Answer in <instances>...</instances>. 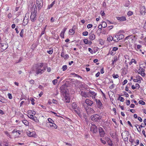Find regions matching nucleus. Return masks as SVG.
I'll return each mask as SVG.
<instances>
[{"label": "nucleus", "mask_w": 146, "mask_h": 146, "mask_svg": "<svg viewBox=\"0 0 146 146\" xmlns=\"http://www.w3.org/2000/svg\"><path fill=\"white\" fill-rule=\"evenodd\" d=\"M104 72V69L103 68H102L100 70V72L101 74H103Z\"/></svg>", "instance_id": "nucleus-60"}, {"label": "nucleus", "mask_w": 146, "mask_h": 146, "mask_svg": "<svg viewBox=\"0 0 146 146\" xmlns=\"http://www.w3.org/2000/svg\"><path fill=\"white\" fill-rule=\"evenodd\" d=\"M118 58L116 56H114L112 60V64H114L118 60Z\"/></svg>", "instance_id": "nucleus-24"}, {"label": "nucleus", "mask_w": 146, "mask_h": 146, "mask_svg": "<svg viewBox=\"0 0 146 146\" xmlns=\"http://www.w3.org/2000/svg\"><path fill=\"white\" fill-rule=\"evenodd\" d=\"M140 12L142 15H144L146 13V10L145 6H142L141 7L140 9Z\"/></svg>", "instance_id": "nucleus-13"}, {"label": "nucleus", "mask_w": 146, "mask_h": 146, "mask_svg": "<svg viewBox=\"0 0 146 146\" xmlns=\"http://www.w3.org/2000/svg\"><path fill=\"white\" fill-rule=\"evenodd\" d=\"M86 110L87 113L88 115H90L95 113L94 110L91 108H88L87 109L86 108Z\"/></svg>", "instance_id": "nucleus-14"}, {"label": "nucleus", "mask_w": 146, "mask_h": 146, "mask_svg": "<svg viewBox=\"0 0 146 146\" xmlns=\"http://www.w3.org/2000/svg\"><path fill=\"white\" fill-rule=\"evenodd\" d=\"M89 97H92V98H95L97 95V93L92 91H90L89 92Z\"/></svg>", "instance_id": "nucleus-16"}, {"label": "nucleus", "mask_w": 146, "mask_h": 146, "mask_svg": "<svg viewBox=\"0 0 146 146\" xmlns=\"http://www.w3.org/2000/svg\"><path fill=\"white\" fill-rule=\"evenodd\" d=\"M29 82L31 84H33L34 83V81L33 80H30L29 81Z\"/></svg>", "instance_id": "nucleus-62"}, {"label": "nucleus", "mask_w": 146, "mask_h": 146, "mask_svg": "<svg viewBox=\"0 0 146 146\" xmlns=\"http://www.w3.org/2000/svg\"><path fill=\"white\" fill-rule=\"evenodd\" d=\"M102 117L101 116L97 114H94L91 116V118L92 120L98 121Z\"/></svg>", "instance_id": "nucleus-5"}, {"label": "nucleus", "mask_w": 146, "mask_h": 146, "mask_svg": "<svg viewBox=\"0 0 146 146\" xmlns=\"http://www.w3.org/2000/svg\"><path fill=\"white\" fill-rule=\"evenodd\" d=\"M24 29H22L20 33V35L21 37L23 38L24 37L23 33H24Z\"/></svg>", "instance_id": "nucleus-33"}, {"label": "nucleus", "mask_w": 146, "mask_h": 146, "mask_svg": "<svg viewBox=\"0 0 146 146\" xmlns=\"http://www.w3.org/2000/svg\"><path fill=\"white\" fill-rule=\"evenodd\" d=\"M29 13L26 14L23 20V24L24 26L26 25L28 23L29 21Z\"/></svg>", "instance_id": "nucleus-6"}, {"label": "nucleus", "mask_w": 146, "mask_h": 146, "mask_svg": "<svg viewBox=\"0 0 146 146\" xmlns=\"http://www.w3.org/2000/svg\"><path fill=\"white\" fill-rule=\"evenodd\" d=\"M133 62L135 64L136 63V61L134 59H131L130 63H131V64Z\"/></svg>", "instance_id": "nucleus-48"}, {"label": "nucleus", "mask_w": 146, "mask_h": 146, "mask_svg": "<svg viewBox=\"0 0 146 146\" xmlns=\"http://www.w3.org/2000/svg\"><path fill=\"white\" fill-rule=\"evenodd\" d=\"M64 33L63 32H61L60 36L62 38H64Z\"/></svg>", "instance_id": "nucleus-44"}, {"label": "nucleus", "mask_w": 146, "mask_h": 146, "mask_svg": "<svg viewBox=\"0 0 146 146\" xmlns=\"http://www.w3.org/2000/svg\"><path fill=\"white\" fill-rule=\"evenodd\" d=\"M70 74L71 75H73L74 76L77 77H78L79 78H82V77L81 76H79V75H77V74H75V73H71Z\"/></svg>", "instance_id": "nucleus-43"}, {"label": "nucleus", "mask_w": 146, "mask_h": 146, "mask_svg": "<svg viewBox=\"0 0 146 146\" xmlns=\"http://www.w3.org/2000/svg\"><path fill=\"white\" fill-rule=\"evenodd\" d=\"M27 134L30 137H35L36 135L35 132L34 131L31 132L30 131H28L27 132Z\"/></svg>", "instance_id": "nucleus-21"}, {"label": "nucleus", "mask_w": 146, "mask_h": 146, "mask_svg": "<svg viewBox=\"0 0 146 146\" xmlns=\"http://www.w3.org/2000/svg\"><path fill=\"white\" fill-rule=\"evenodd\" d=\"M58 80L56 79H55V80H53L52 81V82L54 85H55L57 83V82Z\"/></svg>", "instance_id": "nucleus-40"}, {"label": "nucleus", "mask_w": 146, "mask_h": 146, "mask_svg": "<svg viewBox=\"0 0 146 146\" xmlns=\"http://www.w3.org/2000/svg\"><path fill=\"white\" fill-rule=\"evenodd\" d=\"M83 42L84 43L86 44H88V40L87 39H84L83 40Z\"/></svg>", "instance_id": "nucleus-46"}, {"label": "nucleus", "mask_w": 146, "mask_h": 146, "mask_svg": "<svg viewBox=\"0 0 146 146\" xmlns=\"http://www.w3.org/2000/svg\"><path fill=\"white\" fill-rule=\"evenodd\" d=\"M139 103L140 104H142V105H144L145 104V102L142 100H140L139 101Z\"/></svg>", "instance_id": "nucleus-38"}, {"label": "nucleus", "mask_w": 146, "mask_h": 146, "mask_svg": "<svg viewBox=\"0 0 146 146\" xmlns=\"http://www.w3.org/2000/svg\"><path fill=\"white\" fill-rule=\"evenodd\" d=\"M79 107H78L76 103L73 102L72 104V108L74 110L76 109L77 108H79Z\"/></svg>", "instance_id": "nucleus-28"}, {"label": "nucleus", "mask_w": 146, "mask_h": 146, "mask_svg": "<svg viewBox=\"0 0 146 146\" xmlns=\"http://www.w3.org/2000/svg\"><path fill=\"white\" fill-rule=\"evenodd\" d=\"M46 68L43 64H36L33 68V70L36 73V75L41 74L46 70Z\"/></svg>", "instance_id": "nucleus-1"}, {"label": "nucleus", "mask_w": 146, "mask_h": 146, "mask_svg": "<svg viewBox=\"0 0 146 146\" xmlns=\"http://www.w3.org/2000/svg\"><path fill=\"white\" fill-rule=\"evenodd\" d=\"M130 102L129 100H127V102L126 103V104L127 106H129V105L130 104Z\"/></svg>", "instance_id": "nucleus-58"}, {"label": "nucleus", "mask_w": 146, "mask_h": 146, "mask_svg": "<svg viewBox=\"0 0 146 146\" xmlns=\"http://www.w3.org/2000/svg\"><path fill=\"white\" fill-rule=\"evenodd\" d=\"M61 56L64 59L66 60L69 57L68 55L65 54L64 52H62L61 54Z\"/></svg>", "instance_id": "nucleus-22"}, {"label": "nucleus", "mask_w": 146, "mask_h": 146, "mask_svg": "<svg viewBox=\"0 0 146 146\" xmlns=\"http://www.w3.org/2000/svg\"><path fill=\"white\" fill-rule=\"evenodd\" d=\"M72 111L76 114H77L79 117H81L82 116L81 110L80 108H77L75 109L72 110Z\"/></svg>", "instance_id": "nucleus-8"}, {"label": "nucleus", "mask_w": 146, "mask_h": 146, "mask_svg": "<svg viewBox=\"0 0 146 146\" xmlns=\"http://www.w3.org/2000/svg\"><path fill=\"white\" fill-rule=\"evenodd\" d=\"M88 33L87 31H84L83 32L82 35L84 36H87L88 35Z\"/></svg>", "instance_id": "nucleus-42"}, {"label": "nucleus", "mask_w": 146, "mask_h": 146, "mask_svg": "<svg viewBox=\"0 0 146 146\" xmlns=\"http://www.w3.org/2000/svg\"><path fill=\"white\" fill-rule=\"evenodd\" d=\"M92 26H93L91 24H88L87 25V28L88 29H89L91 28L92 27Z\"/></svg>", "instance_id": "nucleus-50"}, {"label": "nucleus", "mask_w": 146, "mask_h": 146, "mask_svg": "<svg viewBox=\"0 0 146 146\" xmlns=\"http://www.w3.org/2000/svg\"><path fill=\"white\" fill-rule=\"evenodd\" d=\"M136 79H137L138 80H140L141 81L143 80L142 78L140 76H137L136 77Z\"/></svg>", "instance_id": "nucleus-51"}, {"label": "nucleus", "mask_w": 146, "mask_h": 146, "mask_svg": "<svg viewBox=\"0 0 146 146\" xmlns=\"http://www.w3.org/2000/svg\"><path fill=\"white\" fill-rule=\"evenodd\" d=\"M1 52H3L8 47V45L5 43H1Z\"/></svg>", "instance_id": "nucleus-10"}, {"label": "nucleus", "mask_w": 146, "mask_h": 146, "mask_svg": "<svg viewBox=\"0 0 146 146\" xmlns=\"http://www.w3.org/2000/svg\"><path fill=\"white\" fill-rule=\"evenodd\" d=\"M22 121L25 125L26 126L29 125V122L27 120H22Z\"/></svg>", "instance_id": "nucleus-30"}, {"label": "nucleus", "mask_w": 146, "mask_h": 146, "mask_svg": "<svg viewBox=\"0 0 146 146\" xmlns=\"http://www.w3.org/2000/svg\"><path fill=\"white\" fill-rule=\"evenodd\" d=\"M28 117L30 119L33 120L36 122L37 123L39 121V120L37 119V117L35 116H34V115L32 114H30L28 115Z\"/></svg>", "instance_id": "nucleus-9"}, {"label": "nucleus", "mask_w": 146, "mask_h": 146, "mask_svg": "<svg viewBox=\"0 0 146 146\" xmlns=\"http://www.w3.org/2000/svg\"><path fill=\"white\" fill-rule=\"evenodd\" d=\"M7 17L9 19H10L12 17V14L11 13H9Z\"/></svg>", "instance_id": "nucleus-52"}, {"label": "nucleus", "mask_w": 146, "mask_h": 146, "mask_svg": "<svg viewBox=\"0 0 146 146\" xmlns=\"http://www.w3.org/2000/svg\"><path fill=\"white\" fill-rule=\"evenodd\" d=\"M36 9H35V8L32 9L30 16V19L33 22H35L36 20Z\"/></svg>", "instance_id": "nucleus-2"}, {"label": "nucleus", "mask_w": 146, "mask_h": 146, "mask_svg": "<svg viewBox=\"0 0 146 146\" xmlns=\"http://www.w3.org/2000/svg\"><path fill=\"white\" fill-rule=\"evenodd\" d=\"M124 38V36L123 35L118 33L117 35L114 36V41L117 42L119 40L123 38Z\"/></svg>", "instance_id": "nucleus-4"}, {"label": "nucleus", "mask_w": 146, "mask_h": 146, "mask_svg": "<svg viewBox=\"0 0 146 146\" xmlns=\"http://www.w3.org/2000/svg\"><path fill=\"white\" fill-rule=\"evenodd\" d=\"M91 131H93L94 133H96L97 131V126L94 124H92L91 127Z\"/></svg>", "instance_id": "nucleus-11"}, {"label": "nucleus", "mask_w": 146, "mask_h": 146, "mask_svg": "<svg viewBox=\"0 0 146 146\" xmlns=\"http://www.w3.org/2000/svg\"><path fill=\"white\" fill-rule=\"evenodd\" d=\"M95 101L98 108L100 109H102L103 108L102 104L100 101L96 99Z\"/></svg>", "instance_id": "nucleus-12"}, {"label": "nucleus", "mask_w": 146, "mask_h": 146, "mask_svg": "<svg viewBox=\"0 0 146 146\" xmlns=\"http://www.w3.org/2000/svg\"><path fill=\"white\" fill-rule=\"evenodd\" d=\"M50 126V127H52L54 129H56L57 128V126L54 123H51L49 124Z\"/></svg>", "instance_id": "nucleus-26"}, {"label": "nucleus", "mask_w": 146, "mask_h": 146, "mask_svg": "<svg viewBox=\"0 0 146 146\" xmlns=\"http://www.w3.org/2000/svg\"><path fill=\"white\" fill-rule=\"evenodd\" d=\"M100 135V137H103L104 136V135L105 134V133L104 131H102L101 132H100L99 133Z\"/></svg>", "instance_id": "nucleus-39"}, {"label": "nucleus", "mask_w": 146, "mask_h": 146, "mask_svg": "<svg viewBox=\"0 0 146 146\" xmlns=\"http://www.w3.org/2000/svg\"><path fill=\"white\" fill-rule=\"evenodd\" d=\"M75 26H74L73 27H72V29H70L69 30V32L70 33V35H73L75 33V31L74 30V27Z\"/></svg>", "instance_id": "nucleus-25"}, {"label": "nucleus", "mask_w": 146, "mask_h": 146, "mask_svg": "<svg viewBox=\"0 0 146 146\" xmlns=\"http://www.w3.org/2000/svg\"><path fill=\"white\" fill-rule=\"evenodd\" d=\"M30 113L34 115H35L36 114V112L34 111L31 110Z\"/></svg>", "instance_id": "nucleus-57"}, {"label": "nucleus", "mask_w": 146, "mask_h": 146, "mask_svg": "<svg viewBox=\"0 0 146 146\" xmlns=\"http://www.w3.org/2000/svg\"><path fill=\"white\" fill-rule=\"evenodd\" d=\"M130 3H131L130 1H126V2L125 4V7H129Z\"/></svg>", "instance_id": "nucleus-32"}, {"label": "nucleus", "mask_w": 146, "mask_h": 146, "mask_svg": "<svg viewBox=\"0 0 146 146\" xmlns=\"http://www.w3.org/2000/svg\"><path fill=\"white\" fill-rule=\"evenodd\" d=\"M8 96L9 99H11L12 98V96L11 94L9 93L8 94Z\"/></svg>", "instance_id": "nucleus-53"}, {"label": "nucleus", "mask_w": 146, "mask_h": 146, "mask_svg": "<svg viewBox=\"0 0 146 146\" xmlns=\"http://www.w3.org/2000/svg\"><path fill=\"white\" fill-rule=\"evenodd\" d=\"M4 133H5V134H6L8 137H11V135L7 131H5Z\"/></svg>", "instance_id": "nucleus-47"}, {"label": "nucleus", "mask_w": 146, "mask_h": 146, "mask_svg": "<svg viewBox=\"0 0 146 146\" xmlns=\"http://www.w3.org/2000/svg\"><path fill=\"white\" fill-rule=\"evenodd\" d=\"M135 87L136 88H137L138 89H139L140 88L139 85L138 83H136L135 84Z\"/></svg>", "instance_id": "nucleus-64"}, {"label": "nucleus", "mask_w": 146, "mask_h": 146, "mask_svg": "<svg viewBox=\"0 0 146 146\" xmlns=\"http://www.w3.org/2000/svg\"><path fill=\"white\" fill-rule=\"evenodd\" d=\"M89 39L91 40H94L95 38V35L93 33H90L89 35Z\"/></svg>", "instance_id": "nucleus-23"}, {"label": "nucleus", "mask_w": 146, "mask_h": 146, "mask_svg": "<svg viewBox=\"0 0 146 146\" xmlns=\"http://www.w3.org/2000/svg\"><path fill=\"white\" fill-rule=\"evenodd\" d=\"M47 52L49 54H51L53 52V51L52 50H49V51H47Z\"/></svg>", "instance_id": "nucleus-56"}, {"label": "nucleus", "mask_w": 146, "mask_h": 146, "mask_svg": "<svg viewBox=\"0 0 146 146\" xmlns=\"http://www.w3.org/2000/svg\"><path fill=\"white\" fill-rule=\"evenodd\" d=\"M133 81L135 82H138L139 83H140L141 82V81L140 80H138L137 79H133Z\"/></svg>", "instance_id": "nucleus-35"}, {"label": "nucleus", "mask_w": 146, "mask_h": 146, "mask_svg": "<svg viewBox=\"0 0 146 146\" xmlns=\"http://www.w3.org/2000/svg\"><path fill=\"white\" fill-rule=\"evenodd\" d=\"M46 26H47V25H46L45 27L42 29L41 33L40 35L41 36L42 35H43V34H44L45 31V29H46Z\"/></svg>", "instance_id": "nucleus-36"}, {"label": "nucleus", "mask_w": 146, "mask_h": 146, "mask_svg": "<svg viewBox=\"0 0 146 146\" xmlns=\"http://www.w3.org/2000/svg\"><path fill=\"white\" fill-rule=\"evenodd\" d=\"M88 51L91 53L93 54V51L90 48H88Z\"/></svg>", "instance_id": "nucleus-59"}, {"label": "nucleus", "mask_w": 146, "mask_h": 146, "mask_svg": "<svg viewBox=\"0 0 146 146\" xmlns=\"http://www.w3.org/2000/svg\"><path fill=\"white\" fill-rule=\"evenodd\" d=\"M112 76H113V78L115 79L119 77V76H118V74H113L112 75Z\"/></svg>", "instance_id": "nucleus-41"}, {"label": "nucleus", "mask_w": 146, "mask_h": 146, "mask_svg": "<svg viewBox=\"0 0 146 146\" xmlns=\"http://www.w3.org/2000/svg\"><path fill=\"white\" fill-rule=\"evenodd\" d=\"M80 94L83 97L85 98L89 97L90 95H89V92H85L81 91L80 93Z\"/></svg>", "instance_id": "nucleus-17"}, {"label": "nucleus", "mask_w": 146, "mask_h": 146, "mask_svg": "<svg viewBox=\"0 0 146 146\" xmlns=\"http://www.w3.org/2000/svg\"><path fill=\"white\" fill-rule=\"evenodd\" d=\"M31 104L33 105H34L35 104V103L34 102H35V100L33 98H31Z\"/></svg>", "instance_id": "nucleus-49"}, {"label": "nucleus", "mask_w": 146, "mask_h": 146, "mask_svg": "<svg viewBox=\"0 0 146 146\" xmlns=\"http://www.w3.org/2000/svg\"><path fill=\"white\" fill-rule=\"evenodd\" d=\"M119 99L120 101L121 102H123L124 100V98L122 97H120Z\"/></svg>", "instance_id": "nucleus-55"}, {"label": "nucleus", "mask_w": 146, "mask_h": 146, "mask_svg": "<svg viewBox=\"0 0 146 146\" xmlns=\"http://www.w3.org/2000/svg\"><path fill=\"white\" fill-rule=\"evenodd\" d=\"M118 50L117 47H114L113 48L112 50L111 51L110 54L112 55H113L116 53V51Z\"/></svg>", "instance_id": "nucleus-18"}, {"label": "nucleus", "mask_w": 146, "mask_h": 146, "mask_svg": "<svg viewBox=\"0 0 146 146\" xmlns=\"http://www.w3.org/2000/svg\"><path fill=\"white\" fill-rule=\"evenodd\" d=\"M100 13L102 16H104L105 15V13H104V11H101Z\"/></svg>", "instance_id": "nucleus-61"}, {"label": "nucleus", "mask_w": 146, "mask_h": 146, "mask_svg": "<svg viewBox=\"0 0 146 146\" xmlns=\"http://www.w3.org/2000/svg\"><path fill=\"white\" fill-rule=\"evenodd\" d=\"M117 19L121 21H124L126 20V19L125 16L117 17H116Z\"/></svg>", "instance_id": "nucleus-20"}, {"label": "nucleus", "mask_w": 146, "mask_h": 146, "mask_svg": "<svg viewBox=\"0 0 146 146\" xmlns=\"http://www.w3.org/2000/svg\"><path fill=\"white\" fill-rule=\"evenodd\" d=\"M100 74V72H98V73L96 74V75H95L96 76V77H98L99 76Z\"/></svg>", "instance_id": "nucleus-63"}, {"label": "nucleus", "mask_w": 146, "mask_h": 146, "mask_svg": "<svg viewBox=\"0 0 146 146\" xmlns=\"http://www.w3.org/2000/svg\"><path fill=\"white\" fill-rule=\"evenodd\" d=\"M127 14L128 16H130L133 14V12L130 11L128 12Z\"/></svg>", "instance_id": "nucleus-45"}, {"label": "nucleus", "mask_w": 146, "mask_h": 146, "mask_svg": "<svg viewBox=\"0 0 146 146\" xmlns=\"http://www.w3.org/2000/svg\"><path fill=\"white\" fill-rule=\"evenodd\" d=\"M55 1H53L52 3L50 5H49L47 7V9H50L51 7H52L54 5L55 3Z\"/></svg>", "instance_id": "nucleus-27"}, {"label": "nucleus", "mask_w": 146, "mask_h": 146, "mask_svg": "<svg viewBox=\"0 0 146 146\" xmlns=\"http://www.w3.org/2000/svg\"><path fill=\"white\" fill-rule=\"evenodd\" d=\"M85 103L88 106H91L93 104V102L92 101L89 99H86L85 100Z\"/></svg>", "instance_id": "nucleus-19"}, {"label": "nucleus", "mask_w": 146, "mask_h": 146, "mask_svg": "<svg viewBox=\"0 0 146 146\" xmlns=\"http://www.w3.org/2000/svg\"><path fill=\"white\" fill-rule=\"evenodd\" d=\"M107 40L109 42L111 41L112 40H113L114 41V36L112 37L111 36H109V37L108 38Z\"/></svg>", "instance_id": "nucleus-31"}, {"label": "nucleus", "mask_w": 146, "mask_h": 146, "mask_svg": "<svg viewBox=\"0 0 146 146\" xmlns=\"http://www.w3.org/2000/svg\"><path fill=\"white\" fill-rule=\"evenodd\" d=\"M43 0H36V4L38 9L41 8L43 6Z\"/></svg>", "instance_id": "nucleus-7"}, {"label": "nucleus", "mask_w": 146, "mask_h": 146, "mask_svg": "<svg viewBox=\"0 0 146 146\" xmlns=\"http://www.w3.org/2000/svg\"><path fill=\"white\" fill-rule=\"evenodd\" d=\"M99 132L100 133V132H101L102 131H104V130L101 127H100L99 128Z\"/></svg>", "instance_id": "nucleus-54"}, {"label": "nucleus", "mask_w": 146, "mask_h": 146, "mask_svg": "<svg viewBox=\"0 0 146 146\" xmlns=\"http://www.w3.org/2000/svg\"><path fill=\"white\" fill-rule=\"evenodd\" d=\"M65 96H64V97L63 98V100L64 102L66 103H69L70 102V98L68 96V94L67 95L65 93Z\"/></svg>", "instance_id": "nucleus-15"}, {"label": "nucleus", "mask_w": 146, "mask_h": 146, "mask_svg": "<svg viewBox=\"0 0 146 146\" xmlns=\"http://www.w3.org/2000/svg\"><path fill=\"white\" fill-rule=\"evenodd\" d=\"M102 27L103 28H104L106 27L107 26V24L106 22L105 21H103L101 25Z\"/></svg>", "instance_id": "nucleus-29"}, {"label": "nucleus", "mask_w": 146, "mask_h": 146, "mask_svg": "<svg viewBox=\"0 0 146 146\" xmlns=\"http://www.w3.org/2000/svg\"><path fill=\"white\" fill-rule=\"evenodd\" d=\"M143 64H140L139 69L138 70L137 72L143 77H144L145 76V69L146 66V64H145V66H143Z\"/></svg>", "instance_id": "nucleus-3"}, {"label": "nucleus", "mask_w": 146, "mask_h": 146, "mask_svg": "<svg viewBox=\"0 0 146 146\" xmlns=\"http://www.w3.org/2000/svg\"><path fill=\"white\" fill-rule=\"evenodd\" d=\"M48 122L49 123H50V124L54 123V121L51 118H48Z\"/></svg>", "instance_id": "nucleus-34"}, {"label": "nucleus", "mask_w": 146, "mask_h": 146, "mask_svg": "<svg viewBox=\"0 0 146 146\" xmlns=\"http://www.w3.org/2000/svg\"><path fill=\"white\" fill-rule=\"evenodd\" d=\"M67 68V66L66 65H64L62 66V69L63 71H65Z\"/></svg>", "instance_id": "nucleus-37"}]
</instances>
